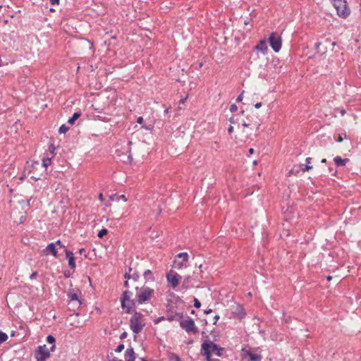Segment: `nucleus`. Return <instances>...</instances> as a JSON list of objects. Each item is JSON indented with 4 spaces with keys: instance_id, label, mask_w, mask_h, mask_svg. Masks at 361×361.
Returning <instances> with one entry per match:
<instances>
[{
    "instance_id": "1",
    "label": "nucleus",
    "mask_w": 361,
    "mask_h": 361,
    "mask_svg": "<svg viewBox=\"0 0 361 361\" xmlns=\"http://www.w3.org/2000/svg\"><path fill=\"white\" fill-rule=\"evenodd\" d=\"M223 351H224V348L214 343L209 339V336H206V339L201 345V354L205 357L207 361H213L212 359V352H216L218 357H222Z\"/></svg>"
},
{
    "instance_id": "2",
    "label": "nucleus",
    "mask_w": 361,
    "mask_h": 361,
    "mask_svg": "<svg viewBox=\"0 0 361 361\" xmlns=\"http://www.w3.org/2000/svg\"><path fill=\"white\" fill-rule=\"evenodd\" d=\"M136 302L138 304H142L149 301L154 295V290L149 287L143 286L136 287Z\"/></svg>"
},
{
    "instance_id": "3",
    "label": "nucleus",
    "mask_w": 361,
    "mask_h": 361,
    "mask_svg": "<svg viewBox=\"0 0 361 361\" xmlns=\"http://www.w3.org/2000/svg\"><path fill=\"white\" fill-rule=\"evenodd\" d=\"M142 314L138 312H135L133 315L131 317L130 319V328L133 333H140L145 326V324L140 323V321L142 319Z\"/></svg>"
},
{
    "instance_id": "4",
    "label": "nucleus",
    "mask_w": 361,
    "mask_h": 361,
    "mask_svg": "<svg viewBox=\"0 0 361 361\" xmlns=\"http://www.w3.org/2000/svg\"><path fill=\"white\" fill-rule=\"evenodd\" d=\"M334 7L336 10L337 15L342 18H346L350 13V10L347 4L346 0H340L334 4Z\"/></svg>"
},
{
    "instance_id": "5",
    "label": "nucleus",
    "mask_w": 361,
    "mask_h": 361,
    "mask_svg": "<svg viewBox=\"0 0 361 361\" xmlns=\"http://www.w3.org/2000/svg\"><path fill=\"white\" fill-rule=\"evenodd\" d=\"M270 47L275 52H279L281 49L282 40L281 36L276 32H272L269 37Z\"/></svg>"
},
{
    "instance_id": "6",
    "label": "nucleus",
    "mask_w": 361,
    "mask_h": 361,
    "mask_svg": "<svg viewBox=\"0 0 361 361\" xmlns=\"http://www.w3.org/2000/svg\"><path fill=\"white\" fill-rule=\"evenodd\" d=\"M50 357L49 350L46 345H39L35 351V357L37 361H46Z\"/></svg>"
},
{
    "instance_id": "7",
    "label": "nucleus",
    "mask_w": 361,
    "mask_h": 361,
    "mask_svg": "<svg viewBox=\"0 0 361 361\" xmlns=\"http://www.w3.org/2000/svg\"><path fill=\"white\" fill-rule=\"evenodd\" d=\"M180 326L188 333L191 332L195 334L198 332V329L195 326V322L190 318L185 320H181L180 322Z\"/></svg>"
},
{
    "instance_id": "8",
    "label": "nucleus",
    "mask_w": 361,
    "mask_h": 361,
    "mask_svg": "<svg viewBox=\"0 0 361 361\" xmlns=\"http://www.w3.org/2000/svg\"><path fill=\"white\" fill-rule=\"evenodd\" d=\"M166 278L167 282L171 284L173 289L178 286L179 281L181 279V276L173 270L169 271L166 274Z\"/></svg>"
},
{
    "instance_id": "9",
    "label": "nucleus",
    "mask_w": 361,
    "mask_h": 361,
    "mask_svg": "<svg viewBox=\"0 0 361 361\" xmlns=\"http://www.w3.org/2000/svg\"><path fill=\"white\" fill-rule=\"evenodd\" d=\"M247 121H243V127H253L256 130L259 129L260 126V123L258 121V117L255 115H249L247 116Z\"/></svg>"
},
{
    "instance_id": "10",
    "label": "nucleus",
    "mask_w": 361,
    "mask_h": 361,
    "mask_svg": "<svg viewBox=\"0 0 361 361\" xmlns=\"http://www.w3.org/2000/svg\"><path fill=\"white\" fill-rule=\"evenodd\" d=\"M233 314H235V317L237 319L241 320L243 318H245V317L246 315V312H245V310L244 309V307L241 305L238 304L233 310Z\"/></svg>"
},
{
    "instance_id": "11",
    "label": "nucleus",
    "mask_w": 361,
    "mask_h": 361,
    "mask_svg": "<svg viewBox=\"0 0 361 361\" xmlns=\"http://www.w3.org/2000/svg\"><path fill=\"white\" fill-rule=\"evenodd\" d=\"M65 253H66V257L68 260V266L74 271L76 267V264H75V257H74L73 252L67 249H65Z\"/></svg>"
},
{
    "instance_id": "12",
    "label": "nucleus",
    "mask_w": 361,
    "mask_h": 361,
    "mask_svg": "<svg viewBox=\"0 0 361 361\" xmlns=\"http://www.w3.org/2000/svg\"><path fill=\"white\" fill-rule=\"evenodd\" d=\"M136 353L132 347L128 348L124 353L125 361H135L136 359Z\"/></svg>"
},
{
    "instance_id": "13",
    "label": "nucleus",
    "mask_w": 361,
    "mask_h": 361,
    "mask_svg": "<svg viewBox=\"0 0 361 361\" xmlns=\"http://www.w3.org/2000/svg\"><path fill=\"white\" fill-rule=\"evenodd\" d=\"M133 296V293L128 290H126L123 291L122 296L121 298V305L122 309H125L126 303H127V300H129V299H131V297Z\"/></svg>"
},
{
    "instance_id": "14",
    "label": "nucleus",
    "mask_w": 361,
    "mask_h": 361,
    "mask_svg": "<svg viewBox=\"0 0 361 361\" xmlns=\"http://www.w3.org/2000/svg\"><path fill=\"white\" fill-rule=\"evenodd\" d=\"M136 300H132L129 299V300H127V303H126L125 307V312L127 314H129L131 312L132 310L135 308L136 307Z\"/></svg>"
},
{
    "instance_id": "15",
    "label": "nucleus",
    "mask_w": 361,
    "mask_h": 361,
    "mask_svg": "<svg viewBox=\"0 0 361 361\" xmlns=\"http://www.w3.org/2000/svg\"><path fill=\"white\" fill-rule=\"evenodd\" d=\"M255 49L262 51L263 54L267 52L268 49L267 41L265 39L260 40L259 43L256 45Z\"/></svg>"
},
{
    "instance_id": "16",
    "label": "nucleus",
    "mask_w": 361,
    "mask_h": 361,
    "mask_svg": "<svg viewBox=\"0 0 361 361\" xmlns=\"http://www.w3.org/2000/svg\"><path fill=\"white\" fill-rule=\"evenodd\" d=\"M334 161L337 166H343L346 164L350 160L349 159H342L341 157L337 156L334 157Z\"/></svg>"
},
{
    "instance_id": "17",
    "label": "nucleus",
    "mask_w": 361,
    "mask_h": 361,
    "mask_svg": "<svg viewBox=\"0 0 361 361\" xmlns=\"http://www.w3.org/2000/svg\"><path fill=\"white\" fill-rule=\"evenodd\" d=\"M46 250L49 251L55 257H58V251L56 249V244L54 243H49L47 246Z\"/></svg>"
},
{
    "instance_id": "18",
    "label": "nucleus",
    "mask_w": 361,
    "mask_h": 361,
    "mask_svg": "<svg viewBox=\"0 0 361 361\" xmlns=\"http://www.w3.org/2000/svg\"><path fill=\"white\" fill-rule=\"evenodd\" d=\"M246 354L249 356L250 361H261L262 356L258 354H254L251 353L250 350L245 351Z\"/></svg>"
},
{
    "instance_id": "19",
    "label": "nucleus",
    "mask_w": 361,
    "mask_h": 361,
    "mask_svg": "<svg viewBox=\"0 0 361 361\" xmlns=\"http://www.w3.org/2000/svg\"><path fill=\"white\" fill-rule=\"evenodd\" d=\"M143 276L147 281H150L152 282V281H154V280H155L152 272L149 269L145 271Z\"/></svg>"
},
{
    "instance_id": "20",
    "label": "nucleus",
    "mask_w": 361,
    "mask_h": 361,
    "mask_svg": "<svg viewBox=\"0 0 361 361\" xmlns=\"http://www.w3.org/2000/svg\"><path fill=\"white\" fill-rule=\"evenodd\" d=\"M80 112H75L73 116L68 118V123L71 125L74 124L75 121L80 116Z\"/></svg>"
},
{
    "instance_id": "21",
    "label": "nucleus",
    "mask_w": 361,
    "mask_h": 361,
    "mask_svg": "<svg viewBox=\"0 0 361 361\" xmlns=\"http://www.w3.org/2000/svg\"><path fill=\"white\" fill-rule=\"evenodd\" d=\"M305 161H306V165L305 166L304 168H302L301 170L305 172V171H307L310 169H312V166L310 165L311 162H312V158L311 157H307L306 159H305Z\"/></svg>"
},
{
    "instance_id": "22",
    "label": "nucleus",
    "mask_w": 361,
    "mask_h": 361,
    "mask_svg": "<svg viewBox=\"0 0 361 361\" xmlns=\"http://www.w3.org/2000/svg\"><path fill=\"white\" fill-rule=\"evenodd\" d=\"M51 163V158L46 157L42 159V162L41 166L47 170V166H49Z\"/></svg>"
},
{
    "instance_id": "23",
    "label": "nucleus",
    "mask_w": 361,
    "mask_h": 361,
    "mask_svg": "<svg viewBox=\"0 0 361 361\" xmlns=\"http://www.w3.org/2000/svg\"><path fill=\"white\" fill-rule=\"evenodd\" d=\"M176 257L182 259L183 262H188L189 256L187 252H180L176 255Z\"/></svg>"
},
{
    "instance_id": "24",
    "label": "nucleus",
    "mask_w": 361,
    "mask_h": 361,
    "mask_svg": "<svg viewBox=\"0 0 361 361\" xmlns=\"http://www.w3.org/2000/svg\"><path fill=\"white\" fill-rule=\"evenodd\" d=\"M187 262H183V261L181 262H178L177 260H175L174 262V267L176 269H182L183 267L186 266Z\"/></svg>"
},
{
    "instance_id": "25",
    "label": "nucleus",
    "mask_w": 361,
    "mask_h": 361,
    "mask_svg": "<svg viewBox=\"0 0 361 361\" xmlns=\"http://www.w3.org/2000/svg\"><path fill=\"white\" fill-rule=\"evenodd\" d=\"M8 338V335L6 333L0 331V345L7 341Z\"/></svg>"
},
{
    "instance_id": "26",
    "label": "nucleus",
    "mask_w": 361,
    "mask_h": 361,
    "mask_svg": "<svg viewBox=\"0 0 361 361\" xmlns=\"http://www.w3.org/2000/svg\"><path fill=\"white\" fill-rule=\"evenodd\" d=\"M108 233V230L106 228H102L101 229L98 234H97V236L99 238H102L104 235H106V234Z\"/></svg>"
},
{
    "instance_id": "27",
    "label": "nucleus",
    "mask_w": 361,
    "mask_h": 361,
    "mask_svg": "<svg viewBox=\"0 0 361 361\" xmlns=\"http://www.w3.org/2000/svg\"><path fill=\"white\" fill-rule=\"evenodd\" d=\"M69 128L66 126L65 124H63L60 126L59 129V133L60 134L66 133L68 130Z\"/></svg>"
},
{
    "instance_id": "28",
    "label": "nucleus",
    "mask_w": 361,
    "mask_h": 361,
    "mask_svg": "<svg viewBox=\"0 0 361 361\" xmlns=\"http://www.w3.org/2000/svg\"><path fill=\"white\" fill-rule=\"evenodd\" d=\"M68 296L71 298V300H72V301H79V299H78V294L75 293L70 292L68 293Z\"/></svg>"
},
{
    "instance_id": "29",
    "label": "nucleus",
    "mask_w": 361,
    "mask_h": 361,
    "mask_svg": "<svg viewBox=\"0 0 361 361\" xmlns=\"http://www.w3.org/2000/svg\"><path fill=\"white\" fill-rule=\"evenodd\" d=\"M189 279H190V276H187L184 279V281H183V283L182 284V288L183 289H188L189 286H188V283H189Z\"/></svg>"
},
{
    "instance_id": "30",
    "label": "nucleus",
    "mask_w": 361,
    "mask_h": 361,
    "mask_svg": "<svg viewBox=\"0 0 361 361\" xmlns=\"http://www.w3.org/2000/svg\"><path fill=\"white\" fill-rule=\"evenodd\" d=\"M169 358L171 361H181L180 357L175 353H171Z\"/></svg>"
},
{
    "instance_id": "31",
    "label": "nucleus",
    "mask_w": 361,
    "mask_h": 361,
    "mask_svg": "<svg viewBox=\"0 0 361 361\" xmlns=\"http://www.w3.org/2000/svg\"><path fill=\"white\" fill-rule=\"evenodd\" d=\"M47 341L49 343L54 344L56 339H55L54 336H53L52 335H49L47 337Z\"/></svg>"
},
{
    "instance_id": "32",
    "label": "nucleus",
    "mask_w": 361,
    "mask_h": 361,
    "mask_svg": "<svg viewBox=\"0 0 361 361\" xmlns=\"http://www.w3.org/2000/svg\"><path fill=\"white\" fill-rule=\"evenodd\" d=\"M124 347H125L124 344H123V343L119 344V345L116 347V348L115 349V352H116V353H121V351H123V350Z\"/></svg>"
},
{
    "instance_id": "33",
    "label": "nucleus",
    "mask_w": 361,
    "mask_h": 361,
    "mask_svg": "<svg viewBox=\"0 0 361 361\" xmlns=\"http://www.w3.org/2000/svg\"><path fill=\"white\" fill-rule=\"evenodd\" d=\"M194 307L196 308L201 307V302L197 298H194Z\"/></svg>"
},
{
    "instance_id": "34",
    "label": "nucleus",
    "mask_w": 361,
    "mask_h": 361,
    "mask_svg": "<svg viewBox=\"0 0 361 361\" xmlns=\"http://www.w3.org/2000/svg\"><path fill=\"white\" fill-rule=\"evenodd\" d=\"M238 110V106L235 104H232L230 106L231 112L233 113Z\"/></svg>"
},
{
    "instance_id": "35",
    "label": "nucleus",
    "mask_w": 361,
    "mask_h": 361,
    "mask_svg": "<svg viewBox=\"0 0 361 361\" xmlns=\"http://www.w3.org/2000/svg\"><path fill=\"white\" fill-rule=\"evenodd\" d=\"M132 271V268H129V272H126V274H124V278L126 279L127 280L131 279V275L130 274V272Z\"/></svg>"
},
{
    "instance_id": "36",
    "label": "nucleus",
    "mask_w": 361,
    "mask_h": 361,
    "mask_svg": "<svg viewBox=\"0 0 361 361\" xmlns=\"http://www.w3.org/2000/svg\"><path fill=\"white\" fill-rule=\"evenodd\" d=\"M167 320H169V322H172L173 320H176V315L171 314V315L168 316Z\"/></svg>"
},
{
    "instance_id": "37",
    "label": "nucleus",
    "mask_w": 361,
    "mask_h": 361,
    "mask_svg": "<svg viewBox=\"0 0 361 361\" xmlns=\"http://www.w3.org/2000/svg\"><path fill=\"white\" fill-rule=\"evenodd\" d=\"M131 279L134 281H137L139 279V274L136 272L133 273V275H131Z\"/></svg>"
},
{
    "instance_id": "38",
    "label": "nucleus",
    "mask_w": 361,
    "mask_h": 361,
    "mask_svg": "<svg viewBox=\"0 0 361 361\" xmlns=\"http://www.w3.org/2000/svg\"><path fill=\"white\" fill-rule=\"evenodd\" d=\"M56 245H59L60 247L66 249V246L62 243V242L60 240H58L56 243H54Z\"/></svg>"
},
{
    "instance_id": "39",
    "label": "nucleus",
    "mask_w": 361,
    "mask_h": 361,
    "mask_svg": "<svg viewBox=\"0 0 361 361\" xmlns=\"http://www.w3.org/2000/svg\"><path fill=\"white\" fill-rule=\"evenodd\" d=\"M336 111H338L339 114H341V116H344L345 112H346L345 110L344 109H343V108L342 109H336Z\"/></svg>"
},
{
    "instance_id": "40",
    "label": "nucleus",
    "mask_w": 361,
    "mask_h": 361,
    "mask_svg": "<svg viewBox=\"0 0 361 361\" xmlns=\"http://www.w3.org/2000/svg\"><path fill=\"white\" fill-rule=\"evenodd\" d=\"M175 315H176V320H181L183 317V313H176Z\"/></svg>"
},
{
    "instance_id": "41",
    "label": "nucleus",
    "mask_w": 361,
    "mask_h": 361,
    "mask_svg": "<svg viewBox=\"0 0 361 361\" xmlns=\"http://www.w3.org/2000/svg\"><path fill=\"white\" fill-rule=\"evenodd\" d=\"M49 150L50 151L51 153L53 154V156L54 155V150H55V147L53 145H51L49 147Z\"/></svg>"
},
{
    "instance_id": "42",
    "label": "nucleus",
    "mask_w": 361,
    "mask_h": 361,
    "mask_svg": "<svg viewBox=\"0 0 361 361\" xmlns=\"http://www.w3.org/2000/svg\"><path fill=\"white\" fill-rule=\"evenodd\" d=\"M37 276V271H34L32 272L30 276V279H35L36 278V276Z\"/></svg>"
},
{
    "instance_id": "43",
    "label": "nucleus",
    "mask_w": 361,
    "mask_h": 361,
    "mask_svg": "<svg viewBox=\"0 0 361 361\" xmlns=\"http://www.w3.org/2000/svg\"><path fill=\"white\" fill-rule=\"evenodd\" d=\"M78 252L80 255H84L85 257H87V255L85 254V250L84 248H80Z\"/></svg>"
},
{
    "instance_id": "44",
    "label": "nucleus",
    "mask_w": 361,
    "mask_h": 361,
    "mask_svg": "<svg viewBox=\"0 0 361 361\" xmlns=\"http://www.w3.org/2000/svg\"><path fill=\"white\" fill-rule=\"evenodd\" d=\"M164 319H165L164 317H160L154 320V323L158 324L159 322H160L161 321L164 320Z\"/></svg>"
},
{
    "instance_id": "45",
    "label": "nucleus",
    "mask_w": 361,
    "mask_h": 361,
    "mask_svg": "<svg viewBox=\"0 0 361 361\" xmlns=\"http://www.w3.org/2000/svg\"><path fill=\"white\" fill-rule=\"evenodd\" d=\"M336 140L338 142H341L343 140V136L342 135H338L337 138H336Z\"/></svg>"
},
{
    "instance_id": "46",
    "label": "nucleus",
    "mask_w": 361,
    "mask_h": 361,
    "mask_svg": "<svg viewBox=\"0 0 361 361\" xmlns=\"http://www.w3.org/2000/svg\"><path fill=\"white\" fill-rule=\"evenodd\" d=\"M243 92H242V93L240 95H238V97H237V99H236V102H241L243 100Z\"/></svg>"
},
{
    "instance_id": "47",
    "label": "nucleus",
    "mask_w": 361,
    "mask_h": 361,
    "mask_svg": "<svg viewBox=\"0 0 361 361\" xmlns=\"http://www.w3.org/2000/svg\"><path fill=\"white\" fill-rule=\"evenodd\" d=\"M49 1L52 5H56V4L59 5L60 3V0H49Z\"/></svg>"
},
{
    "instance_id": "48",
    "label": "nucleus",
    "mask_w": 361,
    "mask_h": 361,
    "mask_svg": "<svg viewBox=\"0 0 361 361\" xmlns=\"http://www.w3.org/2000/svg\"><path fill=\"white\" fill-rule=\"evenodd\" d=\"M71 274H72V273H71V272H70L69 271H66L64 272V276H65L66 278H69V277L71 276Z\"/></svg>"
},
{
    "instance_id": "49",
    "label": "nucleus",
    "mask_w": 361,
    "mask_h": 361,
    "mask_svg": "<svg viewBox=\"0 0 361 361\" xmlns=\"http://www.w3.org/2000/svg\"><path fill=\"white\" fill-rule=\"evenodd\" d=\"M127 335H128V334H127V333H126V331H124V332H123V333L121 334V336H120V338H121V340H123V339H124V338H126L127 337Z\"/></svg>"
},
{
    "instance_id": "50",
    "label": "nucleus",
    "mask_w": 361,
    "mask_h": 361,
    "mask_svg": "<svg viewBox=\"0 0 361 361\" xmlns=\"http://www.w3.org/2000/svg\"><path fill=\"white\" fill-rule=\"evenodd\" d=\"M40 166V164L39 161H35L32 165V167L34 169V168H37V166Z\"/></svg>"
},
{
    "instance_id": "51",
    "label": "nucleus",
    "mask_w": 361,
    "mask_h": 361,
    "mask_svg": "<svg viewBox=\"0 0 361 361\" xmlns=\"http://www.w3.org/2000/svg\"><path fill=\"white\" fill-rule=\"evenodd\" d=\"M219 319V316L218 314L215 315L214 317V324H216L217 321Z\"/></svg>"
},
{
    "instance_id": "52",
    "label": "nucleus",
    "mask_w": 361,
    "mask_h": 361,
    "mask_svg": "<svg viewBox=\"0 0 361 361\" xmlns=\"http://www.w3.org/2000/svg\"><path fill=\"white\" fill-rule=\"evenodd\" d=\"M137 123H140V124L142 123H143L142 117H141V116L138 117L137 119Z\"/></svg>"
},
{
    "instance_id": "53",
    "label": "nucleus",
    "mask_w": 361,
    "mask_h": 361,
    "mask_svg": "<svg viewBox=\"0 0 361 361\" xmlns=\"http://www.w3.org/2000/svg\"><path fill=\"white\" fill-rule=\"evenodd\" d=\"M55 349H56V345H55V344H53V345L51 346V348H49V353H50L51 352H54V351L55 350Z\"/></svg>"
},
{
    "instance_id": "54",
    "label": "nucleus",
    "mask_w": 361,
    "mask_h": 361,
    "mask_svg": "<svg viewBox=\"0 0 361 361\" xmlns=\"http://www.w3.org/2000/svg\"><path fill=\"white\" fill-rule=\"evenodd\" d=\"M233 127L230 126L229 128H228V133L229 134H231L233 133Z\"/></svg>"
},
{
    "instance_id": "55",
    "label": "nucleus",
    "mask_w": 361,
    "mask_h": 361,
    "mask_svg": "<svg viewBox=\"0 0 361 361\" xmlns=\"http://www.w3.org/2000/svg\"><path fill=\"white\" fill-rule=\"evenodd\" d=\"M261 106H262V103H261V102H257V103H256V104H255V107L256 109H259V108H260Z\"/></svg>"
},
{
    "instance_id": "56",
    "label": "nucleus",
    "mask_w": 361,
    "mask_h": 361,
    "mask_svg": "<svg viewBox=\"0 0 361 361\" xmlns=\"http://www.w3.org/2000/svg\"><path fill=\"white\" fill-rule=\"evenodd\" d=\"M119 199H121V200H123L124 202H126V201H127V199H126V196H125V195H120Z\"/></svg>"
},
{
    "instance_id": "57",
    "label": "nucleus",
    "mask_w": 361,
    "mask_h": 361,
    "mask_svg": "<svg viewBox=\"0 0 361 361\" xmlns=\"http://www.w3.org/2000/svg\"><path fill=\"white\" fill-rule=\"evenodd\" d=\"M124 286L126 288H129V283H128V281L126 280L124 281V283H123Z\"/></svg>"
},
{
    "instance_id": "58",
    "label": "nucleus",
    "mask_w": 361,
    "mask_h": 361,
    "mask_svg": "<svg viewBox=\"0 0 361 361\" xmlns=\"http://www.w3.org/2000/svg\"><path fill=\"white\" fill-rule=\"evenodd\" d=\"M229 122L231 123H235V120L234 119L233 117H231L229 119H228Z\"/></svg>"
},
{
    "instance_id": "59",
    "label": "nucleus",
    "mask_w": 361,
    "mask_h": 361,
    "mask_svg": "<svg viewBox=\"0 0 361 361\" xmlns=\"http://www.w3.org/2000/svg\"><path fill=\"white\" fill-rule=\"evenodd\" d=\"M212 312V310H211V309L206 310H204V314H210Z\"/></svg>"
},
{
    "instance_id": "60",
    "label": "nucleus",
    "mask_w": 361,
    "mask_h": 361,
    "mask_svg": "<svg viewBox=\"0 0 361 361\" xmlns=\"http://www.w3.org/2000/svg\"><path fill=\"white\" fill-rule=\"evenodd\" d=\"M31 178L34 179V180H39L40 179V177H37V176H31Z\"/></svg>"
},
{
    "instance_id": "61",
    "label": "nucleus",
    "mask_w": 361,
    "mask_h": 361,
    "mask_svg": "<svg viewBox=\"0 0 361 361\" xmlns=\"http://www.w3.org/2000/svg\"><path fill=\"white\" fill-rule=\"evenodd\" d=\"M99 199L102 202L104 200L103 195L102 193L99 195Z\"/></svg>"
},
{
    "instance_id": "62",
    "label": "nucleus",
    "mask_w": 361,
    "mask_h": 361,
    "mask_svg": "<svg viewBox=\"0 0 361 361\" xmlns=\"http://www.w3.org/2000/svg\"><path fill=\"white\" fill-rule=\"evenodd\" d=\"M254 152H255V150H254V149H253V148H250V149H249V153H250V154H253V153H254Z\"/></svg>"
},
{
    "instance_id": "63",
    "label": "nucleus",
    "mask_w": 361,
    "mask_h": 361,
    "mask_svg": "<svg viewBox=\"0 0 361 361\" xmlns=\"http://www.w3.org/2000/svg\"><path fill=\"white\" fill-rule=\"evenodd\" d=\"M186 99H187V97H185V98H184V99H180V104H183V103L185 102Z\"/></svg>"
},
{
    "instance_id": "64",
    "label": "nucleus",
    "mask_w": 361,
    "mask_h": 361,
    "mask_svg": "<svg viewBox=\"0 0 361 361\" xmlns=\"http://www.w3.org/2000/svg\"><path fill=\"white\" fill-rule=\"evenodd\" d=\"M321 162L323 164H326L327 163V160L326 159H323Z\"/></svg>"
}]
</instances>
